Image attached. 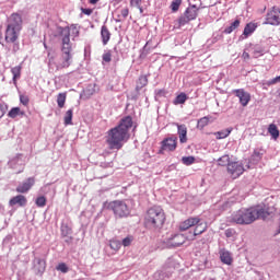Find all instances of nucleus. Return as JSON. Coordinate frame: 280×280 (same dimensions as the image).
<instances>
[{
    "label": "nucleus",
    "instance_id": "nucleus-52",
    "mask_svg": "<svg viewBox=\"0 0 280 280\" xmlns=\"http://www.w3.org/2000/svg\"><path fill=\"white\" fill-rule=\"evenodd\" d=\"M66 230H67V232H66V234H65V235H69V233H70V231H71V230H69V228H68V226H66Z\"/></svg>",
    "mask_w": 280,
    "mask_h": 280
},
{
    "label": "nucleus",
    "instance_id": "nucleus-26",
    "mask_svg": "<svg viewBox=\"0 0 280 280\" xmlns=\"http://www.w3.org/2000/svg\"><path fill=\"white\" fill-rule=\"evenodd\" d=\"M19 115H22V116L25 115V112H22L20 107H13L8 113V117H10L11 119H16Z\"/></svg>",
    "mask_w": 280,
    "mask_h": 280
},
{
    "label": "nucleus",
    "instance_id": "nucleus-24",
    "mask_svg": "<svg viewBox=\"0 0 280 280\" xmlns=\"http://www.w3.org/2000/svg\"><path fill=\"white\" fill-rule=\"evenodd\" d=\"M231 156H229V154H225L221 158L218 159V165L220 167H229V165H231Z\"/></svg>",
    "mask_w": 280,
    "mask_h": 280
},
{
    "label": "nucleus",
    "instance_id": "nucleus-19",
    "mask_svg": "<svg viewBox=\"0 0 280 280\" xmlns=\"http://www.w3.org/2000/svg\"><path fill=\"white\" fill-rule=\"evenodd\" d=\"M101 37L103 45H108V42L110 40V31L108 30V26L103 25L101 28Z\"/></svg>",
    "mask_w": 280,
    "mask_h": 280
},
{
    "label": "nucleus",
    "instance_id": "nucleus-20",
    "mask_svg": "<svg viewBox=\"0 0 280 280\" xmlns=\"http://www.w3.org/2000/svg\"><path fill=\"white\" fill-rule=\"evenodd\" d=\"M220 259L222 264H225L226 266H231V264H233V257H231V253L228 250L220 252Z\"/></svg>",
    "mask_w": 280,
    "mask_h": 280
},
{
    "label": "nucleus",
    "instance_id": "nucleus-22",
    "mask_svg": "<svg viewBox=\"0 0 280 280\" xmlns=\"http://www.w3.org/2000/svg\"><path fill=\"white\" fill-rule=\"evenodd\" d=\"M65 126H73V109H68L63 116Z\"/></svg>",
    "mask_w": 280,
    "mask_h": 280
},
{
    "label": "nucleus",
    "instance_id": "nucleus-9",
    "mask_svg": "<svg viewBox=\"0 0 280 280\" xmlns=\"http://www.w3.org/2000/svg\"><path fill=\"white\" fill-rule=\"evenodd\" d=\"M178 145V138H165L161 142L160 154L163 152H174Z\"/></svg>",
    "mask_w": 280,
    "mask_h": 280
},
{
    "label": "nucleus",
    "instance_id": "nucleus-38",
    "mask_svg": "<svg viewBox=\"0 0 280 280\" xmlns=\"http://www.w3.org/2000/svg\"><path fill=\"white\" fill-rule=\"evenodd\" d=\"M56 270H58L59 272H62L63 275H67V272H69V267L67 266V264L60 262V264L56 267Z\"/></svg>",
    "mask_w": 280,
    "mask_h": 280
},
{
    "label": "nucleus",
    "instance_id": "nucleus-33",
    "mask_svg": "<svg viewBox=\"0 0 280 280\" xmlns=\"http://www.w3.org/2000/svg\"><path fill=\"white\" fill-rule=\"evenodd\" d=\"M132 242H135V236L133 235H127L125 238H122L120 244L125 248H128V246H132Z\"/></svg>",
    "mask_w": 280,
    "mask_h": 280
},
{
    "label": "nucleus",
    "instance_id": "nucleus-5",
    "mask_svg": "<svg viewBox=\"0 0 280 280\" xmlns=\"http://www.w3.org/2000/svg\"><path fill=\"white\" fill-rule=\"evenodd\" d=\"M166 219L165 210L161 206H153L144 214V225L149 229H163Z\"/></svg>",
    "mask_w": 280,
    "mask_h": 280
},
{
    "label": "nucleus",
    "instance_id": "nucleus-40",
    "mask_svg": "<svg viewBox=\"0 0 280 280\" xmlns=\"http://www.w3.org/2000/svg\"><path fill=\"white\" fill-rule=\"evenodd\" d=\"M191 20L186 18L185 15H182L178 19V27H183L184 25H187Z\"/></svg>",
    "mask_w": 280,
    "mask_h": 280
},
{
    "label": "nucleus",
    "instance_id": "nucleus-54",
    "mask_svg": "<svg viewBox=\"0 0 280 280\" xmlns=\"http://www.w3.org/2000/svg\"><path fill=\"white\" fill-rule=\"evenodd\" d=\"M61 232L65 234V228L61 229Z\"/></svg>",
    "mask_w": 280,
    "mask_h": 280
},
{
    "label": "nucleus",
    "instance_id": "nucleus-10",
    "mask_svg": "<svg viewBox=\"0 0 280 280\" xmlns=\"http://www.w3.org/2000/svg\"><path fill=\"white\" fill-rule=\"evenodd\" d=\"M114 14L116 16V23H124V21H126L130 14V9L128 7L119 5L115 9Z\"/></svg>",
    "mask_w": 280,
    "mask_h": 280
},
{
    "label": "nucleus",
    "instance_id": "nucleus-12",
    "mask_svg": "<svg viewBox=\"0 0 280 280\" xmlns=\"http://www.w3.org/2000/svg\"><path fill=\"white\" fill-rule=\"evenodd\" d=\"M34 185H36V178L28 177L25 182L20 184L15 188V190L18 194H27V191H30V189H32V187H34Z\"/></svg>",
    "mask_w": 280,
    "mask_h": 280
},
{
    "label": "nucleus",
    "instance_id": "nucleus-15",
    "mask_svg": "<svg viewBox=\"0 0 280 280\" xmlns=\"http://www.w3.org/2000/svg\"><path fill=\"white\" fill-rule=\"evenodd\" d=\"M10 207H25L27 205V197L24 195H16L15 197L11 198L9 200Z\"/></svg>",
    "mask_w": 280,
    "mask_h": 280
},
{
    "label": "nucleus",
    "instance_id": "nucleus-25",
    "mask_svg": "<svg viewBox=\"0 0 280 280\" xmlns=\"http://www.w3.org/2000/svg\"><path fill=\"white\" fill-rule=\"evenodd\" d=\"M144 86H148V75H140L137 81L136 91H141Z\"/></svg>",
    "mask_w": 280,
    "mask_h": 280
},
{
    "label": "nucleus",
    "instance_id": "nucleus-6",
    "mask_svg": "<svg viewBox=\"0 0 280 280\" xmlns=\"http://www.w3.org/2000/svg\"><path fill=\"white\" fill-rule=\"evenodd\" d=\"M107 209L114 211L116 218H128V215H130V209H128V205L121 200L109 202Z\"/></svg>",
    "mask_w": 280,
    "mask_h": 280
},
{
    "label": "nucleus",
    "instance_id": "nucleus-27",
    "mask_svg": "<svg viewBox=\"0 0 280 280\" xmlns=\"http://www.w3.org/2000/svg\"><path fill=\"white\" fill-rule=\"evenodd\" d=\"M23 70V67L21 66H15L11 69V73L13 75V82L14 84H16V81L19 80V78H21V71Z\"/></svg>",
    "mask_w": 280,
    "mask_h": 280
},
{
    "label": "nucleus",
    "instance_id": "nucleus-36",
    "mask_svg": "<svg viewBox=\"0 0 280 280\" xmlns=\"http://www.w3.org/2000/svg\"><path fill=\"white\" fill-rule=\"evenodd\" d=\"M35 205L40 208L45 207L47 205V198L45 196L37 197Z\"/></svg>",
    "mask_w": 280,
    "mask_h": 280
},
{
    "label": "nucleus",
    "instance_id": "nucleus-4",
    "mask_svg": "<svg viewBox=\"0 0 280 280\" xmlns=\"http://www.w3.org/2000/svg\"><path fill=\"white\" fill-rule=\"evenodd\" d=\"M268 212L264 210V208L259 207H252V208H243L237 211H235L232 214L231 221L234 222V224H253L255 220H259V218H267Z\"/></svg>",
    "mask_w": 280,
    "mask_h": 280
},
{
    "label": "nucleus",
    "instance_id": "nucleus-45",
    "mask_svg": "<svg viewBox=\"0 0 280 280\" xmlns=\"http://www.w3.org/2000/svg\"><path fill=\"white\" fill-rule=\"evenodd\" d=\"M142 0H130V8H140Z\"/></svg>",
    "mask_w": 280,
    "mask_h": 280
},
{
    "label": "nucleus",
    "instance_id": "nucleus-34",
    "mask_svg": "<svg viewBox=\"0 0 280 280\" xmlns=\"http://www.w3.org/2000/svg\"><path fill=\"white\" fill-rule=\"evenodd\" d=\"M206 126H209V117L207 116L200 118L197 122V128H200V130L206 128Z\"/></svg>",
    "mask_w": 280,
    "mask_h": 280
},
{
    "label": "nucleus",
    "instance_id": "nucleus-29",
    "mask_svg": "<svg viewBox=\"0 0 280 280\" xmlns=\"http://www.w3.org/2000/svg\"><path fill=\"white\" fill-rule=\"evenodd\" d=\"M186 102H187V94H185V92H182L175 97V100L173 101V104L175 106H178V104H185Z\"/></svg>",
    "mask_w": 280,
    "mask_h": 280
},
{
    "label": "nucleus",
    "instance_id": "nucleus-37",
    "mask_svg": "<svg viewBox=\"0 0 280 280\" xmlns=\"http://www.w3.org/2000/svg\"><path fill=\"white\" fill-rule=\"evenodd\" d=\"M109 247L112 248V250H119V248H121V243L117 240H112L109 242Z\"/></svg>",
    "mask_w": 280,
    "mask_h": 280
},
{
    "label": "nucleus",
    "instance_id": "nucleus-50",
    "mask_svg": "<svg viewBox=\"0 0 280 280\" xmlns=\"http://www.w3.org/2000/svg\"><path fill=\"white\" fill-rule=\"evenodd\" d=\"M98 1L100 0H89V3H91V5H96Z\"/></svg>",
    "mask_w": 280,
    "mask_h": 280
},
{
    "label": "nucleus",
    "instance_id": "nucleus-7",
    "mask_svg": "<svg viewBox=\"0 0 280 280\" xmlns=\"http://www.w3.org/2000/svg\"><path fill=\"white\" fill-rule=\"evenodd\" d=\"M226 172L232 180H236V178H240V176L246 172V168H244V164L242 162L232 161L226 167Z\"/></svg>",
    "mask_w": 280,
    "mask_h": 280
},
{
    "label": "nucleus",
    "instance_id": "nucleus-14",
    "mask_svg": "<svg viewBox=\"0 0 280 280\" xmlns=\"http://www.w3.org/2000/svg\"><path fill=\"white\" fill-rule=\"evenodd\" d=\"M185 244V235L177 234L167 242L168 248H178Z\"/></svg>",
    "mask_w": 280,
    "mask_h": 280
},
{
    "label": "nucleus",
    "instance_id": "nucleus-23",
    "mask_svg": "<svg viewBox=\"0 0 280 280\" xmlns=\"http://www.w3.org/2000/svg\"><path fill=\"white\" fill-rule=\"evenodd\" d=\"M207 231V223L199 222L194 230V236L202 235Z\"/></svg>",
    "mask_w": 280,
    "mask_h": 280
},
{
    "label": "nucleus",
    "instance_id": "nucleus-30",
    "mask_svg": "<svg viewBox=\"0 0 280 280\" xmlns=\"http://www.w3.org/2000/svg\"><path fill=\"white\" fill-rule=\"evenodd\" d=\"M57 104H58V108H62L65 104H67V92L59 93L57 95Z\"/></svg>",
    "mask_w": 280,
    "mask_h": 280
},
{
    "label": "nucleus",
    "instance_id": "nucleus-43",
    "mask_svg": "<svg viewBox=\"0 0 280 280\" xmlns=\"http://www.w3.org/2000/svg\"><path fill=\"white\" fill-rule=\"evenodd\" d=\"M110 60H113V55L110 54V51H107L103 55V61L104 62H110Z\"/></svg>",
    "mask_w": 280,
    "mask_h": 280
},
{
    "label": "nucleus",
    "instance_id": "nucleus-17",
    "mask_svg": "<svg viewBox=\"0 0 280 280\" xmlns=\"http://www.w3.org/2000/svg\"><path fill=\"white\" fill-rule=\"evenodd\" d=\"M46 268H47V261L38 258L36 264L34 265L35 275L43 276V273L45 272Z\"/></svg>",
    "mask_w": 280,
    "mask_h": 280
},
{
    "label": "nucleus",
    "instance_id": "nucleus-8",
    "mask_svg": "<svg viewBox=\"0 0 280 280\" xmlns=\"http://www.w3.org/2000/svg\"><path fill=\"white\" fill-rule=\"evenodd\" d=\"M280 24V9L278 7H272L267 11L264 25H272L277 27Z\"/></svg>",
    "mask_w": 280,
    "mask_h": 280
},
{
    "label": "nucleus",
    "instance_id": "nucleus-11",
    "mask_svg": "<svg viewBox=\"0 0 280 280\" xmlns=\"http://www.w3.org/2000/svg\"><path fill=\"white\" fill-rule=\"evenodd\" d=\"M233 93L240 100V104L244 107L248 106L250 102V93L246 92L244 89L233 90Z\"/></svg>",
    "mask_w": 280,
    "mask_h": 280
},
{
    "label": "nucleus",
    "instance_id": "nucleus-41",
    "mask_svg": "<svg viewBox=\"0 0 280 280\" xmlns=\"http://www.w3.org/2000/svg\"><path fill=\"white\" fill-rule=\"evenodd\" d=\"M8 113V105L3 102H0V119Z\"/></svg>",
    "mask_w": 280,
    "mask_h": 280
},
{
    "label": "nucleus",
    "instance_id": "nucleus-39",
    "mask_svg": "<svg viewBox=\"0 0 280 280\" xmlns=\"http://www.w3.org/2000/svg\"><path fill=\"white\" fill-rule=\"evenodd\" d=\"M183 3V0H175L171 3V9L173 12H178V8H180V4Z\"/></svg>",
    "mask_w": 280,
    "mask_h": 280
},
{
    "label": "nucleus",
    "instance_id": "nucleus-13",
    "mask_svg": "<svg viewBox=\"0 0 280 280\" xmlns=\"http://www.w3.org/2000/svg\"><path fill=\"white\" fill-rule=\"evenodd\" d=\"M196 224H200V218L190 217L179 224V231H189V229L196 226Z\"/></svg>",
    "mask_w": 280,
    "mask_h": 280
},
{
    "label": "nucleus",
    "instance_id": "nucleus-2",
    "mask_svg": "<svg viewBox=\"0 0 280 280\" xmlns=\"http://www.w3.org/2000/svg\"><path fill=\"white\" fill-rule=\"evenodd\" d=\"M130 128H132V117L126 116L120 119L116 127L109 129L105 135L108 150H121L124 144L130 141Z\"/></svg>",
    "mask_w": 280,
    "mask_h": 280
},
{
    "label": "nucleus",
    "instance_id": "nucleus-1",
    "mask_svg": "<svg viewBox=\"0 0 280 280\" xmlns=\"http://www.w3.org/2000/svg\"><path fill=\"white\" fill-rule=\"evenodd\" d=\"M61 37V54L56 57L48 51V67L52 71H60L62 69H69L73 62V47L71 46V30L65 27L60 32Z\"/></svg>",
    "mask_w": 280,
    "mask_h": 280
},
{
    "label": "nucleus",
    "instance_id": "nucleus-21",
    "mask_svg": "<svg viewBox=\"0 0 280 280\" xmlns=\"http://www.w3.org/2000/svg\"><path fill=\"white\" fill-rule=\"evenodd\" d=\"M255 30H257V23H253V22L247 23L243 31V36H245V38H248V36H250V34H253Z\"/></svg>",
    "mask_w": 280,
    "mask_h": 280
},
{
    "label": "nucleus",
    "instance_id": "nucleus-18",
    "mask_svg": "<svg viewBox=\"0 0 280 280\" xmlns=\"http://www.w3.org/2000/svg\"><path fill=\"white\" fill-rule=\"evenodd\" d=\"M184 15L190 21H196V19H198V8H196V5L187 8Z\"/></svg>",
    "mask_w": 280,
    "mask_h": 280
},
{
    "label": "nucleus",
    "instance_id": "nucleus-48",
    "mask_svg": "<svg viewBox=\"0 0 280 280\" xmlns=\"http://www.w3.org/2000/svg\"><path fill=\"white\" fill-rule=\"evenodd\" d=\"M243 60H250V54H248L247 51H244L242 55Z\"/></svg>",
    "mask_w": 280,
    "mask_h": 280
},
{
    "label": "nucleus",
    "instance_id": "nucleus-31",
    "mask_svg": "<svg viewBox=\"0 0 280 280\" xmlns=\"http://www.w3.org/2000/svg\"><path fill=\"white\" fill-rule=\"evenodd\" d=\"M268 132L271 135L272 139H279V128H277V125L270 124L268 127Z\"/></svg>",
    "mask_w": 280,
    "mask_h": 280
},
{
    "label": "nucleus",
    "instance_id": "nucleus-49",
    "mask_svg": "<svg viewBox=\"0 0 280 280\" xmlns=\"http://www.w3.org/2000/svg\"><path fill=\"white\" fill-rule=\"evenodd\" d=\"M232 235H233V231H231V230L225 231V236L226 237H232Z\"/></svg>",
    "mask_w": 280,
    "mask_h": 280
},
{
    "label": "nucleus",
    "instance_id": "nucleus-47",
    "mask_svg": "<svg viewBox=\"0 0 280 280\" xmlns=\"http://www.w3.org/2000/svg\"><path fill=\"white\" fill-rule=\"evenodd\" d=\"M262 54H264V50H261V49H256L253 52L254 58H259V56H261Z\"/></svg>",
    "mask_w": 280,
    "mask_h": 280
},
{
    "label": "nucleus",
    "instance_id": "nucleus-51",
    "mask_svg": "<svg viewBox=\"0 0 280 280\" xmlns=\"http://www.w3.org/2000/svg\"><path fill=\"white\" fill-rule=\"evenodd\" d=\"M138 10H140V14H143V7H141V4L138 7Z\"/></svg>",
    "mask_w": 280,
    "mask_h": 280
},
{
    "label": "nucleus",
    "instance_id": "nucleus-16",
    "mask_svg": "<svg viewBox=\"0 0 280 280\" xmlns=\"http://www.w3.org/2000/svg\"><path fill=\"white\" fill-rule=\"evenodd\" d=\"M177 126V135L179 137V143H187V126L186 125H178Z\"/></svg>",
    "mask_w": 280,
    "mask_h": 280
},
{
    "label": "nucleus",
    "instance_id": "nucleus-42",
    "mask_svg": "<svg viewBox=\"0 0 280 280\" xmlns=\"http://www.w3.org/2000/svg\"><path fill=\"white\" fill-rule=\"evenodd\" d=\"M20 102L23 104V106H28L30 105V96L27 95H20Z\"/></svg>",
    "mask_w": 280,
    "mask_h": 280
},
{
    "label": "nucleus",
    "instance_id": "nucleus-35",
    "mask_svg": "<svg viewBox=\"0 0 280 280\" xmlns=\"http://www.w3.org/2000/svg\"><path fill=\"white\" fill-rule=\"evenodd\" d=\"M182 163L184 164V165H194L195 163H196V158H194V156H184V158H182Z\"/></svg>",
    "mask_w": 280,
    "mask_h": 280
},
{
    "label": "nucleus",
    "instance_id": "nucleus-46",
    "mask_svg": "<svg viewBox=\"0 0 280 280\" xmlns=\"http://www.w3.org/2000/svg\"><path fill=\"white\" fill-rule=\"evenodd\" d=\"M82 14H85L86 16H91L93 14V9H81Z\"/></svg>",
    "mask_w": 280,
    "mask_h": 280
},
{
    "label": "nucleus",
    "instance_id": "nucleus-44",
    "mask_svg": "<svg viewBox=\"0 0 280 280\" xmlns=\"http://www.w3.org/2000/svg\"><path fill=\"white\" fill-rule=\"evenodd\" d=\"M279 82H280V75L271 79L270 81H267L266 84L267 86H272L273 84H277Z\"/></svg>",
    "mask_w": 280,
    "mask_h": 280
},
{
    "label": "nucleus",
    "instance_id": "nucleus-32",
    "mask_svg": "<svg viewBox=\"0 0 280 280\" xmlns=\"http://www.w3.org/2000/svg\"><path fill=\"white\" fill-rule=\"evenodd\" d=\"M240 24H241V21L235 20L233 23H231L230 26L225 27L224 34H232V32H235V30H237V27H240Z\"/></svg>",
    "mask_w": 280,
    "mask_h": 280
},
{
    "label": "nucleus",
    "instance_id": "nucleus-28",
    "mask_svg": "<svg viewBox=\"0 0 280 280\" xmlns=\"http://www.w3.org/2000/svg\"><path fill=\"white\" fill-rule=\"evenodd\" d=\"M231 132H233V128L223 129L221 131L214 132V137H217V139H226Z\"/></svg>",
    "mask_w": 280,
    "mask_h": 280
},
{
    "label": "nucleus",
    "instance_id": "nucleus-3",
    "mask_svg": "<svg viewBox=\"0 0 280 280\" xmlns=\"http://www.w3.org/2000/svg\"><path fill=\"white\" fill-rule=\"evenodd\" d=\"M23 30V18L21 14L13 13L9 18V23L7 25V30L4 33V40L8 44H12V52L16 54L21 49V45L19 44V36L21 31Z\"/></svg>",
    "mask_w": 280,
    "mask_h": 280
},
{
    "label": "nucleus",
    "instance_id": "nucleus-53",
    "mask_svg": "<svg viewBox=\"0 0 280 280\" xmlns=\"http://www.w3.org/2000/svg\"><path fill=\"white\" fill-rule=\"evenodd\" d=\"M44 47H45V49H47V44L46 43H44Z\"/></svg>",
    "mask_w": 280,
    "mask_h": 280
}]
</instances>
